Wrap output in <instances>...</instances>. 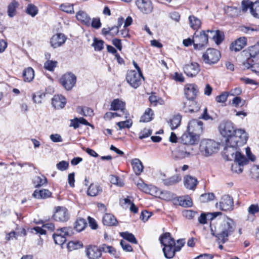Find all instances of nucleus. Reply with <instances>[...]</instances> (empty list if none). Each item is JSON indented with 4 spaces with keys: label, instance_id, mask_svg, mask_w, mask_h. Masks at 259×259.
Instances as JSON below:
<instances>
[{
    "label": "nucleus",
    "instance_id": "7c9ffc66",
    "mask_svg": "<svg viewBox=\"0 0 259 259\" xmlns=\"http://www.w3.org/2000/svg\"><path fill=\"white\" fill-rule=\"evenodd\" d=\"M233 160H234V162L238 163L241 166L247 164L249 162L248 159L239 151L236 152Z\"/></svg>",
    "mask_w": 259,
    "mask_h": 259
},
{
    "label": "nucleus",
    "instance_id": "0eeeda50",
    "mask_svg": "<svg viewBox=\"0 0 259 259\" xmlns=\"http://www.w3.org/2000/svg\"><path fill=\"white\" fill-rule=\"evenodd\" d=\"M221 56V53L218 50L209 48L202 55V59L205 64L212 65L217 63Z\"/></svg>",
    "mask_w": 259,
    "mask_h": 259
},
{
    "label": "nucleus",
    "instance_id": "393cba45",
    "mask_svg": "<svg viewBox=\"0 0 259 259\" xmlns=\"http://www.w3.org/2000/svg\"><path fill=\"white\" fill-rule=\"evenodd\" d=\"M77 20L86 26L91 25V19L88 14L84 11H79L76 14Z\"/></svg>",
    "mask_w": 259,
    "mask_h": 259
},
{
    "label": "nucleus",
    "instance_id": "c85d7f7f",
    "mask_svg": "<svg viewBox=\"0 0 259 259\" xmlns=\"http://www.w3.org/2000/svg\"><path fill=\"white\" fill-rule=\"evenodd\" d=\"M137 187L140 190L147 194L153 195L154 193H157L156 187L152 185L148 186L143 182L138 183Z\"/></svg>",
    "mask_w": 259,
    "mask_h": 259
},
{
    "label": "nucleus",
    "instance_id": "a878e982",
    "mask_svg": "<svg viewBox=\"0 0 259 259\" xmlns=\"http://www.w3.org/2000/svg\"><path fill=\"white\" fill-rule=\"evenodd\" d=\"M207 33L210 34L212 39L218 45H220L224 39L225 35L224 32L219 30L215 31L208 30H207Z\"/></svg>",
    "mask_w": 259,
    "mask_h": 259
},
{
    "label": "nucleus",
    "instance_id": "20e7f679",
    "mask_svg": "<svg viewBox=\"0 0 259 259\" xmlns=\"http://www.w3.org/2000/svg\"><path fill=\"white\" fill-rule=\"evenodd\" d=\"M160 244L163 246L162 251L166 258H172L177 252L175 248V240L169 232H166L159 237Z\"/></svg>",
    "mask_w": 259,
    "mask_h": 259
},
{
    "label": "nucleus",
    "instance_id": "0e129e2a",
    "mask_svg": "<svg viewBox=\"0 0 259 259\" xmlns=\"http://www.w3.org/2000/svg\"><path fill=\"white\" fill-rule=\"evenodd\" d=\"M240 30L245 33H250V32L257 31L258 29L257 27H251L249 26H242L240 27Z\"/></svg>",
    "mask_w": 259,
    "mask_h": 259
},
{
    "label": "nucleus",
    "instance_id": "423d86ee",
    "mask_svg": "<svg viewBox=\"0 0 259 259\" xmlns=\"http://www.w3.org/2000/svg\"><path fill=\"white\" fill-rule=\"evenodd\" d=\"M73 234L72 227H63L56 230L53 234V238L56 244L62 245L66 242L67 237L71 236Z\"/></svg>",
    "mask_w": 259,
    "mask_h": 259
},
{
    "label": "nucleus",
    "instance_id": "052dcab7",
    "mask_svg": "<svg viewBox=\"0 0 259 259\" xmlns=\"http://www.w3.org/2000/svg\"><path fill=\"white\" fill-rule=\"evenodd\" d=\"M251 14L254 17L259 19V1L254 3L253 8H251Z\"/></svg>",
    "mask_w": 259,
    "mask_h": 259
},
{
    "label": "nucleus",
    "instance_id": "79ce46f5",
    "mask_svg": "<svg viewBox=\"0 0 259 259\" xmlns=\"http://www.w3.org/2000/svg\"><path fill=\"white\" fill-rule=\"evenodd\" d=\"M33 183L35 187H39L47 183V179L44 176H42L41 177L39 176H36L34 178Z\"/></svg>",
    "mask_w": 259,
    "mask_h": 259
},
{
    "label": "nucleus",
    "instance_id": "c9c22d12",
    "mask_svg": "<svg viewBox=\"0 0 259 259\" xmlns=\"http://www.w3.org/2000/svg\"><path fill=\"white\" fill-rule=\"evenodd\" d=\"M87 226V223L85 219L78 218L74 223V229L77 232L83 231Z\"/></svg>",
    "mask_w": 259,
    "mask_h": 259
},
{
    "label": "nucleus",
    "instance_id": "7ed1b4c3",
    "mask_svg": "<svg viewBox=\"0 0 259 259\" xmlns=\"http://www.w3.org/2000/svg\"><path fill=\"white\" fill-rule=\"evenodd\" d=\"M247 139L244 137L243 139H240L237 136L233 138L232 140H226V146L223 151L224 158L228 161L232 160L236 152L240 150L238 147L245 144Z\"/></svg>",
    "mask_w": 259,
    "mask_h": 259
},
{
    "label": "nucleus",
    "instance_id": "864d4df0",
    "mask_svg": "<svg viewBox=\"0 0 259 259\" xmlns=\"http://www.w3.org/2000/svg\"><path fill=\"white\" fill-rule=\"evenodd\" d=\"M110 182L112 184L119 187H122L124 185V183L120 180L119 177L115 175L110 176Z\"/></svg>",
    "mask_w": 259,
    "mask_h": 259
},
{
    "label": "nucleus",
    "instance_id": "f257e3e1",
    "mask_svg": "<svg viewBox=\"0 0 259 259\" xmlns=\"http://www.w3.org/2000/svg\"><path fill=\"white\" fill-rule=\"evenodd\" d=\"M210 227L211 235L215 236L220 242L225 243L228 240V237L235 231V224L233 220L227 218L217 229L213 230L211 224Z\"/></svg>",
    "mask_w": 259,
    "mask_h": 259
},
{
    "label": "nucleus",
    "instance_id": "39448f33",
    "mask_svg": "<svg viewBox=\"0 0 259 259\" xmlns=\"http://www.w3.org/2000/svg\"><path fill=\"white\" fill-rule=\"evenodd\" d=\"M219 147V144L214 140L204 139L200 142L199 149L203 155L208 157L217 152Z\"/></svg>",
    "mask_w": 259,
    "mask_h": 259
},
{
    "label": "nucleus",
    "instance_id": "a211bd4d",
    "mask_svg": "<svg viewBox=\"0 0 259 259\" xmlns=\"http://www.w3.org/2000/svg\"><path fill=\"white\" fill-rule=\"evenodd\" d=\"M198 86L194 83L189 84L185 87V95L187 99L190 101H193L198 93Z\"/></svg>",
    "mask_w": 259,
    "mask_h": 259
},
{
    "label": "nucleus",
    "instance_id": "f704fd0d",
    "mask_svg": "<svg viewBox=\"0 0 259 259\" xmlns=\"http://www.w3.org/2000/svg\"><path fill=\"white\" fill-rule=\"evenodd\" d=\"M19 6V3L16 0H13L8 6V15L12 18L16 15V10Z\"/></svg>",
    "mask_w": 259,
    "mask_h": 259
},
{
    "label": "nucleus",
    "instance_id": "f3484780",
    "mask_svg": "<svg viewBox=\"0 0 259 259\" xmlns=\"http://www.w3.org/2000/svg\"><path fill=\"white\" fill-rule=\"evenodd\" d=\"M136 4L142 13L148 14L153 11V5L150 0H137Z\"/></svg>",
    "mask_w": 259,
    "mask_h": 259
},
{
    "label": "nucleus",
    "instance_id": "5701e85b",
    "mask_svg": "<svg viewBox=\"0 0 259 259\" xmlns=\"http://www.w3.org/2000/svg\"><path fill=\"white\" fill-rule=\"evenodd\" d=\"M247 45V39L245 37H241L232 42L230 49L235 52L241 50Z\"/></svg>",
    "mask_w": 259,
    "mask_h": 259
},
{
    "label": "nucleus",
    "instance_id": "6ab92c4d",
    "mask_svg": "<svg viewBox=\"0 0 259 259\" xmlns=\"http://www.w3.org/2000/svg\"><path fill=\"white\" fill-rule=\"evenodd\" d=\"M220 208L224 211L231 210L234 207L233 198L229 195H224L220 202Z\"/></svg>",
    "mask_w": 259,
    "mask_h": 259
},
{
    "label": "nucleus",
    "instance_id": "13d9d810",
    "mask_svg": "<svg viewBox=\"0 0 259 259\" xmlns=\"http://www.w3.org/2000/svg\"><path fill=\"white\" fill-rule=\"evenodd\" d=\"M57 168L61 171H64L68 169L69 163L67 161L62 160L56 164Z\"/></svg>",
    "mask_w": 259,
    "mask_h": 259
},
{
    "label": "nucleus",
    "instance_id": "bb28decb",
    "mask_svg": "<svg viewBox=\"0 0 259 259\" xmlns=\"http://www.w3.org/2000/svg\"><path fill=\"white\" fill-rule=\"evenodd\" d=\"M198 184L196 178L191 176H187L184 177L185 187L190 190H194Z\"/></svg>",
    "mask_w": 259,
    "mask_h": 259
},
{
    "label": "nucleus",
    "instance_id": "b1692460",
    "mask_svg": "<svg viewBox=\"0 0 259 259\" xmlns=\"http://www.w3.org/2000/svg\"><path fill=\"white\" fill-rule=\"evenodd\" d=\"M87 255L90 259H98L102 255L99 247L90 246L87 248Z\"/></svg>",
    "mask_w": 259,
    "mask_h": 259
},
{
    "label": "nucleus",
    "instance_id": "412c9836",
    "mask_svg": "<svg viewBox=\"0 0 259 259\" xmlns=\"http://www.w3.org/2000/svg\"><path fill=\"white\" fill-rule=\"evenodd\" d=\"M110 110H120L122 114H126L125 103L119 99H114L110 105Z\"/></svg>",
    "mask_w": 259,
    "mask_h": 259
},
{
    "label": "nucleus",
    "instance_id": "9b49d317",
    "mask_svg": "<svg viewBox=\"0 0 259 259\" xmlns=\"http://www.w3.org/2000/svg\"><path fill=\"white\" fill-rule=\"evenodd\" d=\"M203 122L198 119H193L190 120L187 127V132H190L196 136H199L203 132Z\"/></svg>",
    "mask_w": 259,
    "mask_h": 259
},
{
    "label": "nucleus",
    "instance_id": "f8f14e48",
    "mask_svg": "<svg viewBox=\"0 0 259 259\" xmlns=\"http://www.w3.org/2000/svg\"><path fill=\"white\" fill-rule=\"evenodd\" d=\"M190 146L180 143L174 153V158L181 160L190 155Z\"/></svg>",
    "mask_w": 259,
    "mask_h": 259
},
{
    "label": "nucleus",
    "instance_id": "72a5a7b5",
    "mask_svg": "<svg viewBox=\"0 0 259 259\" xmlns=\"http://www.w3.org/2000/svg\"><path fill=\"white\" fill-rule=\"evenodd\" d=\"M132 165L135 174L137 176L140 175L143 170L144 166L142 163L138 158H135L132 160Z\"/></svg>",
    "mask_w": 259,
    "mask_h": 259
},
{
    "label": "nucleus",
    "instance_id": "4be33fe9",
    "mask_svg": "<svg viewBox=\"0 0 259 259\" xmlns=\"http://www.w3.org/2000/svg\"><path fill=\"white\" fill-rule=\"evenodd\" d=\"M66 104V99L62 95H55L52 99V104L55 109H59L63 108Z\"/></svg>",
    "mask_w": 259,
    "mask_h": 259
},
{
    "label": "nucleus",
    "instance_id": "9d476101",
    "mask_svg": "<svg viewBox=\"0 0 259 259\" xmlns=\"http://www.w3.org/2000/svg\"><path fill=\"white\" fill-rule=\"evenodd\" d=\"M60 82L67 90H71L76 82V76L71 72L64 74L60 79Z\"/></svg>",
    "mask_w": 259,
    "mask_h": 259
},
{
    "label": "nucleus",
    "instance_id": "4c0bfd02",
    "mask_svg": "<svg viewBox=\"0 0 259 259\" xmlns=\"http://www.w3.org/2000/svg\"><path fill=\"white\" fill-rule=\"evenodd\" d=\"M154 112L151 108H147L143 115L141 117L140 121L148 122L151 121L153 118Z\"/></svg>",
    "mask_w": 259,
    "mask_h": 259
},
{
    "label": "nucleus",
    "instance_id": "dca6fc26",
    "mask_svg": "<svg viewBox=\"0 0 259 259\" xmlns=\"http://www.w3.org/2000/svg\"><path fill=\"white\" fill-rule=\"evenodd\" d=\"M184 73L189 77L196 76L200 71L199 64L196 62H192L186 64L183 67Z\"/></svg>",
    "mask_w": 259,
    "mask_h": 259
},
{
    "label": "nucleus",
    "instance_id": "2eb2a0df",
    "mask_svg": "<svg viewBox=\"0 0 259 259\" xmlns=\"http://www.w3.org/2000/svg\"><path fill=\"white\" fill-rule=\"evenodd\" d=\"M69 216L68 210L63 206H57L53 215V218L56 221L66 222L69 219Z\"/></svg>",
    "mask_w": 259,
    "mask_h": 259
},
{
    "label": "nucleus",
    "instance_id": "8fccbe9b",
    "mask_svg": "<svg viewBox=\"0 0 259 259\" xmlns=\"http://www.w3.org/2000/svg\"><path fill=\"white\" fill-rule=\"evenodd\" d=\"M60 9L67 13H74L73 5L69 3L62 4L60 6Z\"/></svg>",
    "mask_w": 259,
    "mask_h": 259
},
{
    "label": "nucleus",
    "instance_id": "4d7b16f0",
    "mask_svg": "<svg viewBox=\"0 0 259 259\" xmlns=\"http://www.w3.org/2000/svg\"><path fill=\"white\" fill-rule=\"evenodd\" d=\"M152 133V131L149 128H144L139 134V139H143L150 136Z\"/></svg>",
    "mask_w": 259,
    "mask_h": 259
},
{
    "label": "nucleus",
    "instance_id": "5fc2aeb1",
    "mask_svg": "<svg viewBox=\"0 0 259 259\" xmlns=\"http://www.w3.org/2000/svg\"><path fill=\"white\" fill-rule=\"evenodd\" d=\"M119 128L122 130L124 128H130L132 125V122L130 120H126L125 121L118 122L116 123Z\"/></svg>",
    "mask_w": 259,
    "mask_h": 259
},
{
    "label": "nucleus",
    "instance_id": "603ef678",
    "mask_svg": "<svg viewBox=\"0 0 259 259\" xmlns=\"http://www.w3.org/2000/svg\"><path fill=\"white\" fill-rule=\"evenodd\" d=\"M254 4L249 0H243L241 2L242 9L243 12H246L248 9H250L251 13V8H253Z\"/></svg>",
    "mask_w": 259,
    "mask_h": 259
},
{
    "label": "nucleus",
    "instance_id": "473e14b6",
    "mask_svg": "<svg viewBox=\"0 0 259 259\" xmlns=\"http://www.w3.org/2000/svg\"><path fill=\"white\" fill-rule=\"evenodd\" d=\"M52 193L47 189L35 190L32 196L33 197L37 199H46L51 197Z\"/></svg>",
    "mask_w": 259,
    "mask_h": 259
},
{
    "label": "nucleus",
    "instance_id": "3c124183",
    "mask_svg": "<svg viewBox=\"0 0 259 259\" xmlns=\"http://www.w3.org/2000/svg\"><path fill=\"white\" fill-rule=\"evenodd\" d=\"M83 246V244L79 241H70L67 244V248L69 250L77 249Z\"/></svg>",
    "mask_w": 259,
    "mask_h": 259
},
{
    "label": "nucleus",
    "instance_id": "37998d69",
    "mask_svg": "<svg viewBox=\"0 0 259 259\" xmlns=\"http://www.w3.org/2000/svg\"><path fill=\"white\" fill-rule=\"evenodd\" d=\"M120 236L122 237L124 239L132 243L137 244L138 243L137 239L135 237L134 235L132 233H129L128 232H124L120 233Z\"/></svg>",
    "mask_w": 259,
    "mask_h": 259
},
{
    "label": "nucleus",
    "instance_id": "f03ea898",
    "mask_svg": "<svg viewBox=\"0 0 259 259\" xmlns=\"http://www.w3.org/2000/svg\"><path fill=\"white\" fill-rule=\"evenodd\" d=\"M219 130L221 134L227 138L226 140H232L233 138L237 136L238 138H240V139H243V137L248 139L245 131L241 129L237 130L231 121H222L219 125Z\"/></svg>",
    "mask_w": 259,
    "mask_h": 259
},
{
    "label": "nucleus",
    "instance_id": "6e6552de",
    "mask_svg": "<svg viewBox=\"0 0 259 259\" xmlns=\"http://www.w3.org/2000/svg\"><path fill=\"white\" fill-rule=\"evenodd\" d=\"M141 78L144 79L142 74L135 70H129L126 75V80L129 84L134 89L138 88L141 84Z\"/></svg>",
    "mask_w": 259,
    "mask_h": 259
},
{
    "label": "nucleus",
    "instance_id": "e433bc0d",
    "mask_svg": "<svg viewBox=\"0 0 259 259\" xmlns=\"http://www.w3.org/2000/svg\"><path fill=\"white\" fill-rule=\"evenodd\" d=\"M23 77L25 81L30 82L34 77V71L32 68H25L23 72Z\"/></svg>",
    "mask_w": 259,
    "mask_h": 259
},
{
    "label": "nucleus",
    "instance_id": "c756f323",
    "mask_svg": "<svg viewBox=\"0 0 259 259\" xmlns=\"http://www.w3.org/2000/svg\"><path fill=\"white\" fill-rule=\"evenodd\" d=\"M253 61H244L242 65L244 69H250L251 71L259 75V63H254Z\"/></svg>",
    "mask_w": 259,
    "mask_h": 259
},
{
    "label": "nucleus",
    "instance_id": "de8ad7c7",
    "mask_svg": "<svg viewBox=\"0 0 259 259\" xmlns=\"http://www.w3.org/2000/svg\"><path fill=\"white\" fill-rule=\"evenodd\" d=\"M104 41L102 40H99L97 38H94V42L92 44V46L94 48L95 51H101L103 48Z\"/></svg>",
    "mask_w": 259,
    "mask_h": 259
},
{
    "label": "nucleus",
    "instance_id": "680f3d73",
    "mask_svg": "<svg viewBox=\"0 0 259 259\" xmlns=\"http://www.w3.org/2000/svg\"><path fill=\"white\" fill-rule=\"evenodd\" d=\"M186 104H187L186 103L183 102L182 103V109L185 113H193V112H197L199 109V108L197 106L196 107L195 109L192 108L191 107H187Z\"/></svg>",
    "mask_w": 259,
    "mask_h": 259
},
{
    "label": "nucleus",
    "instance_id": "cd10ccee",
    "mask_svg": "<svg viewBox=\"0 0 259 259\" xmlns=\"http://www.w3.org/2000/svg\"><path fill=\"white\" fill-rule=\"evenodd\" d=\"M102 222L104 225L107 226H116L118 224L117 219L110 213H106L103 217Z\"/></svg>",
    "mask_w": 259,
    "mask_h": 259
},
{
    "label": "nucleus",
    "instance_id": "a19ab883",
    "mask_svg": "<svg viewBox=\"0 0 259 259\" xmlns=\"http://www.w3.org/2000/svg\"><path fill=\"white\" fill-rule=\"evenodd\" d=\"M181 178L178 175H174L168 179H163L162 181L165 186H171L175 185L181 181Z\"/></svg>",
    "mask_w": 259,
    "mask_h": 259
},
{
    "label": "nucleus",
    "instance_id": "4468645a",
    "mask_svg": "<svg viewBox=\"0 0 259 259\" xmlns=\"http://www.w3.org/2000/svg\"><path fill=\"white\" fill-rule=\"evenodd\" d=\"M199 138L198 136L187 132L185 133L179 139V142L185 145H192L198 143Z\"/></svg>",
    "mask_w": 259,
    "mask_h": 259
},
{
    "label": "nucleus",
    "instance_id": "09e8293b",
    "mask_svg": "<svg viewBox=\"0 0 259 259\" xmlns=\"http://www.w3.org/2000/svg\"><path fill=\"white\" fill-rule=\"evenodd\" d=\"M215 195L213 193H204L200 196V200L202 203L213 200Z\"/></svg>",
    "mask_w": 259,
    "mask_h": 259
},
{
    "label": "nucleus",
    "instance_id": "774afa93",
    "mask_svg": "<svg viewBox=\"0 0 259 259\" xmlns=\"http://www.w3.org/2000/svg\"><path fill=\"white\" fill-rule=\"evenodd\" d=\"M91 25L92 27L95 29H99L101 27L102 24L99 18H94L93 19Z\"/></svg>",
    "mask_w": 259,
    "mask_h": 259
},
{
    "label": "nucleus",
    "instance_id": "ea45409f",
    "mask_svg": "<svg viewBox=\"0 0 259 259\" xmlns=\"http://www.w3.org/2000/svg\"><path fill=\"white\" fill-rule=\"evenodd\" d=\"M182 116L180 114L174 115L170 120L169 123L171 129L174 130L180 126L181 122Z\"/></svg>",
    "mask_w": 259,
    "mask_h": 259
},
{
    "label": "nucleus",
    "instance_id": "a18cd8bd",
    "mask_svg": "<svg viewBox=\"0 0 259 259\" xmlns=\"http://www.w3.org/2000/svg\"><path fill=\"white\" fill-rule=\"evenodd\" d=\"M46 94L41 91H39L34 93L32 95V99L34 103H41L42 99L45 97Z\"/></svg>",
    "mask_w": 259,
    "mask_h": 259
},
{
    "label": "nucleus",
    "instance_id": "58836bf2",
    "mask_svg": "<svg viewBox=\"0 0 259 259\" xmlns=\"http://www.w3.org/2000/svg\"><path fill=\"white\" fill-rule=\"evenodd\" d=\"M189 21L191 27L194 30H197L200 27L201 25L200 20L194 16H190Z\"/></svg>",
    "mask_w": 259,
    "mask_h": 259
},
{
    "label": "nucleus",
    "instance_id": "2f4dec72",
    "mask_svg": "<svg viewBox=\"0 0 259 259\" xmlns=\"http://www.w3.org/2000/svg\"><path fill=\"white\" fill-rule=\"evenodd\" d=\"M102 192V187L98 184H91L88 188L87 194L91 196H96Z\"/></svg>",
    "mask_w": 259,
    "mask_h": 259
},
{
    "label": "nucleus",
    "instance_id": "1a4fd4ad",
    "mask_svg": "<svg viewBox=\"0 0 259 259\" xmlns=\"http://www.w3.org/2000/svg\"><path fill=\"white\" fill-rule=\"evenodd\" d=\"M207 31L202 30L199 34L196 31L194 34V49L201 50L208 42V37H210L206 33Z\"/></svg>",
    "mask_w": 259,
    "mask_h": 259
},
{
    "label": "nucleus",
    "instance_id": "49530a36",
    "mask_svg": "<svg viewBox=\"0 0 259 259\" xmlns=\"http://www.w3.org/2000/svg\"><path fill=\"white\" fill-rule=\"evenodd\" d=\"M179 204L184 207H191L192 204V201L190 198H185L183 197H179L178 199Z\"/></svg>",
    "mask_w": 259,
    "mask_h": 259
},
{
    "label": "nucleus",
    "instance_id": "6e6d98bb",
    "mask_svg": "<svg viewBox=\"0 0 259 259\" xmlns=\"http://www.w3.org/2000/svg\"><path fill=\"white\" fill-rule=\"evenodd\" d=\"M57 64V61L49 60L45 62L44 67L47 70L52 71L54 70V68L56 67Z\"/></svg>",
    "mask_w": 259,
    "mask_h": 259
},
{
    "label": "nucleus",
    "instance_id": "bf43d9fd",
    "mask_svg": "<svg viewBox=\"0 0 259 259\" xmlns=\"http://www.w3.org/2000/svg\"><path fill=\"white\" fill-rule=\"evenodd\" d=\"M183 214L188 219H192L198 214V212L192 210H186L183 212Z\"/></svg>",
    "mask_w": 259,
    "mask_h": 259
},
{
    "label": "nucleus",
    "instance_id": "aec40b11",
    "mask_svg": "<svg viewBox=\"0 0 259 259\" xmlns=\"http://www.w3.org/2000/svg\"><path fill=\"white\" fill-rule=\"evenodd\" d=\"M66 40V37L64 34L57 33L52 37L50 43L52 47L57 48L64 44Z\"/></svg>",
    "mask_w": 259,
    "mask_h": 259
},
{
    "label": "nucleus",
    "instance_id": "c03bdc74",
    "mask_svg": "<svg viewBox=\"0 0 259 259\" xmlns=\"http://www.w3.org/2000/svg\"><path fill=\"white\" fill-rule=\"evenodd\" d=\"M38 12V8L34 5L28 4L26 10V13L31 17H35Z\"/></svg>",
    "mask_w": 259,
    "mask_h": 259
},
{
    "label": "nucleus",
    "instance_id": "e2e57ef3",
    "mask_svg": "<svg viewBox=\"0 0 259 259\" xmlns=\"http://www.w3.org/2000/svg\"><path fill=\"white\" fill-rule=\"evenodd\" d=\"M124 18L123 17H119L118 19V23L117 26H112L113 27H115V32H112V36H114L116 35H117L119 33V29L122 25L123 23L124 22Z\"/></svg>",
    "mask_w": 259,
    "mask_h": 259
},
{
    "label": "nucleus",
    "instance_id": "338daca9",
    "mask_svg": "<svg viewBox=\"0 0 259 259\" xmlns=\"http://www.w3.org/2000/svg\"><path fill=\"white\" fill-rule=\"evenodd\" d=\"M243 166H241L238 163L234 162L231 166V170L233 172L240 174L243 171Z\"/></svg>",
    "mask_w": 259,
    "mask_h": 259
},
{
    "label": "nucleus",
    "instance_id": "ddd939ff",
    "mask_svg": "<svg viewBox=\"0 0 259 259\" xmlns=\"http://www.w3.org/2000/svg\"><path fill=\"white\" fill-rule=\"evenodd\" d=\"M246 58L245 61H253L259 56V44L256 43L253 46L249 47L244 50L243 52Z\"/></svg>",
    "mask_w": 259,
    "mask_h": 259
},
{
    "label": "nucleus",
    "instance_id": "69168bd1",
    "mask_svg": "<svg viewBox=\"0 0 259 259\" xmlns=\"http://www.w3.org/2000/svg\"><path fill=\"white\" fill-rule=\"evenodd\" d=\"M120 245L122 249L127 252H131L133 251V248L132 246L127 243L125 241L121 240L120 242Z\"/></svg>",
    "mask_w": 259,
    "mask_h": 259
}]
</instances>
